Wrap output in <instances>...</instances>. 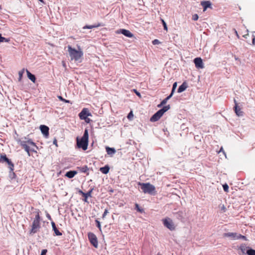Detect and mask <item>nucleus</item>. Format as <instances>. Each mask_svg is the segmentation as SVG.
<instances>
[{
    "label": "nucleus",
    "mask_w": 255,
    "mask_h": 255,
    "mask_svg": "<svg viewBox=\"0 0 255 255\" xmlns=\"http://www.w3.org/2000/svg\"><path fill=\"white\" fill-rule=\"evenodd\" d=\"M79 193L82 195L84 197V199L83 200L85 202H88V198L89 197H91V193L92 192V190L88 191L87 193H84L82 190H80L78 191Z\"/></svg>",
    "instance_id": "2eb2a0df"
},
{
    "label": "nucleus",
    "mask_w": 255,
    "mask_h": 255,
    "mask_svg": "<svg viewBox=\"0 0 255 255\" xmlns=\"http://www.w3.org/2000/svg\"><path fill=\"white\" fill-rule=\"evenodd\" d=\"M198 18H199L198 15L197 14H195L193 15V16H192V19L194 21L197 20Z\"/></svg>",
    "instance_id": "e433bc0d"
},
{
    "label": "nucleus",
    "mask_w": 255,
    "mask_h": 255,
    "mask_svg": "<svg viewBox=\"0 0 255 255\" xmlns=\"http://www.w3.org/2000/svg\"><path fill=\"white\" fill-rule=\"evenodd\" d=\"M241 249L243 251V248L242 247H241Z\"/></svg>",
    "instance_id": "09e8293b"
},
{
    "label": "nucleus",
    "mask_w": 255,
    "mask_h": 255,
    "mask_svg": "<svg viewBox=\"0 0 255 255\" xmlns=\"http://www.w3.org/2000/svg\"><path fill=\"white\" fill-rule=\"evenodd\" d=\"M77 145L79 148H82L84 150H86L88 148L89 142L88 130L85 129L83 136L79 138L77 137Z\"/></svg>",
    "instance_id": "f257e3e1"
},
{
    "label": "nucleus",
    "mask_w": 255,
    "mask_h": 255,
    "mask_svg": "<svg viewBox=\"0 0 255 255\" xmlns=\"http://www.w3.org/2000/svg\"><path fill=\"white\" fill-rule=\"evenodd\" d=\"M135 209L139 212L142 213L143 212V210L139 208V206L138 204H135Z\"/></svg>",
    "instance_id": "f704fd0d"
},
{
    "label": "nucleus",
    "mask_w": 255,
    "mask_h": 255,
    "mask_svg": "<svg viewBox=\"0 0 255 255\" xmlns=\"http://www.w3.org/2000/svg\"><path fill=\"white\" fill-rule=\"evenodd\" d=\"M77 174V172L74 170H71L66 172L65 176L69 178L74 177Z\"/></svg>",
    "instance_id": "aec40b11"
},
{
    "label": "nucleus",
    "mask_w": 255,
    "mask_h": 255,
    "mask_svg": "<svg viewBox=\"0 0 255 255\" xmlns=\"http://www.w3.org/2000/svg\"><path fill=\"white\" fill-rule=\"evenodd\" d=\"M6 162L8 165V168L11 171L14 170V164L13 163L6 157L5 154H0V162L3 163Z\"/></svg>",
    "instance_id": "6e6552de"
},
{
    "label": "nucleus",
    "mask_w": 255,
    "mask_h": 255,
    "mask_svg": "<svg viewBox=\"0 0 255 255\" xmlns=\"http://www.w3.org/2000/svg\"><path fill=\"white\" fill-rule=\"evenodd\" d=\"M133 116V115L132 112H130L128 114V119H130L131 118V117H132Z\"/></svg>",
    "instance_id": "79ce46f5"
},
{
    "label": "nucleus",
    "mask_w": 255,
    "mask_h": 255,
    "mask_svg": "<svg viewBox=\"0 0 255 255\" xmlns=\"http://www.w3.org/2000/svg\"><path fill=\"white\" fill-rule=\"evenodd\" d=\"M26 73L27 74V77L28 78L32 81L33 83H35L36 80V78L35 76L33 74H32L28 70H26Z\"/></svg>",
    "instance_id": "5701e85b"
},
{
    "label": "nucleus",
    "mask_w": 255,
    "mask_h": 255,
    "mask_svg": "<svg viewBox=\"0 0 255 255\" xmlns=\"http://www.w3.org/2000/svg\"><path fill=\"white\" fill-rule=\"evenodd\" d=\"M157 255H160V254H157Z\"/></svg>",
    "instance_id": "3c124183"
},
{
    "label": "nucleus",
    "mask_w": 255,
    "mask_h": 255,
    "mask_svg": "<svg viewBox=\"0 0 255 255\" xmlns=\"http://www.w3.org/2000/svg\"><path fill=\"white\" fill-rule=\"evenodd\" d=\"M68 51L72 60L78 61L83 55V53L81 49L77 50L70 45L68 46Z\"/></svg>",
    "instance_id": "f03ea898"
},
{
    "label": "nucleus",
    "mask_w": 255,
    "mask_h": 255,
    "mask_svg": "<svg viewBox=\"0 0 255 255\" xmlns=\"http://www.w3.org/2000/svg\"><path fill=\"white\" fill-rule=\"evenodd\" d=\"M53 144H55L56 145V146H58V144H57V140L56 138H55L53 140Z\"/></svg>",
    "instance_id": "c03bdc74"
},
{
    "label": "nucleus",
    "mask_w": 255,
    "mask_h": 255,
    "mask_svg": "<svg viewBox=\"0 0 255 255\" xmlns=\"http://www.w3.org/2000/svg\"><path fill=\"white\" fill-rule=\"evenodd\" d=\"M39 212V211L36 212L35 217L32 222L31 229L30 231V234L36 233L40 228V217Z\"/></svg>",
    "instance_id": "20e7f679"
},
{
    "label": "nucleus",
    "mask_w": 255,
    "mask_h": 255,
    "mask_svg": "<svg viewBox=\"0 0 255 255\" xmlns=\"http://www.w3.org/2000/svg\"><path fill=\"white\" fill-rule=\"evenodd\" d=\"M172 96H171V95H169L168 97H167L165 99H164L161 102L160 104H159L157 107H161V106H162L163 105L166 104V103H167V101L170 99L171 98V97H172Z\"/></svg>",
    "instance_id": "393cba45"
},
{
    "label": "nucleus",
    "mask_w": 255,
    "mask_h": 255,
    "mask_svg": "<svg viewBox=\"0 0 255 255\" xmlns=\"http://www.w3.org/2000/svg\"><path fill=\"white\" fill-rule=\"evenodd\" d=\"M162 223L163 225L170 231L175 229V226L170 218L167 217L162 219Z\"/></svg>",
    "instance_id": "0eeeda50"
},
{
    "label": "nucleus",
    "mask_w": 255,
    "mask_h": 255,
    "mask_svg": "<svg viewBox=\"0 0 255 255\" xmlns=\"http://www.w3.org/2000/svg\"><path fill=\"white\" fill-rule=\"evenodd\" d=\"M110 167L108 165H105L104 167H101L100 171L103 174H107L109 172Z\"/></svg>",
    "instance_id": "4be33fe9"
},
{
    "label": "nucleus",
    "mask_w": 255,
    "mask_h": 255,
    "mask_svg": "<svg viewBox=\"0 0 255 255\" xmlns=\"http://www.w3.org/2000/svg\"><path fill=\"white\" fill-rule=\"evenodd\" d=\"M116 32L117 34L122 33L128 37L131 38L133 37V34L129 30L125 29H120Z\"/></svg>",
    "instance_id": "f8f14e48"
},
{
    "label": "nucleus",
    "mask_w": 255,
    "mask_h": 255,
    "mask_svg": "<svg viewBox=\"0 0 255 255\" xmlns=\"http://www.w3.org/2000/svg\"><path fill=\"white\" fill-rule=\"evenodd\" d=\"M58 98L61 101H63L65 103H71L72 104V103L69 101V100H66L65 99H64L62 96H58Z\"/></svg>",
    "instance_id": "bb28decb"
},
{
    "label": "nucleus",
    "mask_w": 255,
    "mask_h": 255,
    "mask_svg": "<svg viewBox=\"0 0 255 255\" xmlns=\"http://www.w3.org/2000/svg\"><path fill=\"white\" fill-rule=\"evenodd\" d=\"M40 128L43 135L46 137H47L49 135V128L46 126L41 125L40 127Z\"/></svg>",
    "instance_id": "dca6fc26"
},
{
    "label": "nucleus",
    "mask_w": 255,
    "mask_h": 255,
    "mask_svg": "<svg viewBox=\"0 0 255 255\" xmlns=\"http://www.w3.org/2000/svg\"><path fill=\"white\" fill-rule=\"evenodd\" d=\"M95 222L97 224V227L99 228V229L101 231V226L100 221L98 220H96Z\"/></svg>",
    "instance_id": "72a5a7b5"
},
{
    "label": "nucleus",
    "mask_w": 255,
    "mask_h": 255,
    "mask_svg": "<svg viewBox=\"0 0 255 255\" xmlns=\"http://www.w3.org/2000/svg\"><path fill=\"white\" fill-rule=\"evenodd\" d=\"M108 212H108V209H106L105 210V211H104V213H103V214L102 215V218L103 219H104L105 218L106 216L107 215Z\"/></svg>",
    "instance_id": "4c0bfd02"
},
{
    "label": "nucleus",
    "mask_w": 255,
    "mask_h": 255,
    "mask_svg": "<svg viewBox=\"0 0 255 255\" xmlns=\"http://www.w3.org/2000/svg\"><path fill=\"white\" fill-rule=\"evenodd\" d=\"M20 144L22 146V147L26 151L28 156H30L31 155L30 153V151L36 152V151L34 149H30L28 144L36 147L35 143L33 142L32 140L30 139H29L27 140L20 141Z\"/></svg>",
    "instance_id": "39448f33"
},
{
    "label": "nucleus",
    "mask_w": 255,
    "mask_h": 255,
    "mask_svg": "<svg viewBox=\"0 0 255 255\" xmlns=\"http://www.w3.org/2000/svg\"><path fill=\"white\" fill-rule=\"evenodd\" d=\"M224 237H231L234 240H237L239 239H243L245 240L246 237L242 235H238L236 233H228L224 234Z\"/></svg>",
    "instance_id": "9d476101"
},
{
    "label": "nucleus",
    "mask_w": 255,
    "mask_h": 255,
    "mask_svg": "<svg viewBox=\"0 0 255 255\" xmlns=\"http://www.w3.org/2000/svg\"><path fill=\"white\" fill-rule=\"evenodd\" d=\"M104 25L102 23H98V24L91 25H86L84 26L83 28V29H92V28H97V27H98L100 26H102Z\"/></svg>",
    "instance_id": "6ab92c4d"
},
{
    "label": "nucleus",
    "mask_w": 255,
    "mask_h": 255,
    "mask_svg": "<svg viewBox=\"0 0 255 255\" xmlns=\"http://www.w3.org/2000/svg\"><path fill=\"white\" fill-rule=\"evenodd\" d=\"M24 69H23L21 71H19V72H18L19 81L21 80V78L22 77L23 74L24 73Z\"/></svg>",
    "instance_id": "c756f323"
},
{
    "label": "nucleus",
    "mask_w": 255,
    "mask_h": 255,
    "mask_svg": "<svg viewBox=\"0 0 255 255\" xmlns=\"http://www.w3.org/2000/svg\"><path fill=\"white\" fill-rule=\"evenodd\" d=\"M176 87H177V83L176 82H175L173 85V87H172V91H171V93L170 95H171V96L173 95L176 88Z\"/></svg>",
    "instance_id": "7c9ffc66"
},
{
    "label": "nucleus",
    "mask_w": 255,
    "mask_h": 255,
    "mask_svg": "<svg viewBox=\"0 0 255 255\" xmlns=\"http://www.w3.org/2000/svg\"><path fill=\"white\" fill-rule=\"evenodd\" d=\"M88 239L90 243L96 248L98 246V242L96 236L93 233H89L88 234Z\"/></svg>",
    "instance_id": "1a4fd4ad"
},
{
    "label": "nucleus",
    "mask_w": 255,
    "mask_h": 255,
    "mask_svg": "<svg viewBox=\"0 0 255 255\" xmlns=\"http://www.w3.org/2000/svg\"><path fill=\"white\" fill-rule=\"evenodd\" d=\"M9 41V39L5 38V37H2L1 34H0V43L6 42H8Z\"/></svg>",
    "instance_id": "cd10ccee"
},
{
    "label": "nucleus",
    "mask_w": 255,
    "mask_h": 255,
    "mask_svg": "<svg viewBox=\"0 0 255 255\" xmlns=\"http://www.w3.org/2000/svg\"><path fill=\"white\" fill-rule=\"evenodd\" d=\"M234 103L235 104L234 107V110L236 115L239 117L243 116L244 113L242 111L241 109L238 106V104L237 103L236 100H234Z\"/></svg>",
    "instance_id": "4468645a"
},
{
    "label": "nucleus",
    "mask_w": 255,
    "mask_h": 255,
    "mask_svg": "<svg viewBox=\"0 0 255 255\" xmlns=\"http://www.w3.org/2000/svg\"><path fill=\"white\" fill-rule=\"evenodd\" d=\"M234 31H235V33L236 35H237V36L238 37V38H239V34H238V33L237 31L235 29H234Z\"/></svg>",
    "instance_id": "49530a36"
},
{
    "label": "nucleus",
    "mask_w": 255,
    "mask_h": 255,
    "mask_svg": "<svg viewBox=\"0 0 255 255\" xmlns=\"http://www.w3.org/2000/svg\"><path fill=\"white\" fill-rule=\"evenodd\" d=\"M169 109L170 105L163 107L161 109L158 111L150 118V121L151 122H155L158 121L164 114V113L167 111Z\"/></svg>",
    "instance_id": "423d86ee"
},
{
    "label": "nucleus",
    "mask_w": 255,
    "mask_h": 255,
    "mask_svg": "<svg viewBox=\"0 0 255 255\" xmlns=\"http://www.w3.org/2000/svg\"><path fill=\"white\" fill-rule=\"evenodd\" d=\"M106 151H107V153L109 155H113V154H115L116 152L115 148H111V147H110L108 146L106 147Z\"/></svg>",
    "instance_id": "b1692460"
},
{
    "label": "nucleus",
    "mask_w": 255,
    "mask_h": 255,
    "mask_svg": "<svg viewBox=\"0 0 255 255\" xmlns=\"http://www.w3.org/2000/svg\"><path fill=\"white\" fill-rule=\"evenodd\" d=\"M221 209L222 210H223L224 212H225L226 209V207H225V206L224 205H223L221 207Z\"/></svg>",
    "instance_id": "a18cd8bd"
},
{
    "label": "nucleus",
    "mask_w": 255,
    "mask_h": 255,
    "mask_svg": "<svg viewBox=\"0 0 255 255\" xmlns=\"http://www.w3.org/2000/svg\"><path fill=\"white\" fill-rule=\"evenodd\" d=\"M187 88V84L185 82L183 83V84L179 86L178 89V92L181 93L185 91Z\"/></svg>",
    "instance_id": "412c9836"
},
{
    "label": "nucleus",
    "mask_w": 255,
    "mask_h": 255,
    "mask_svg": "<svg viewBox=\"0 0 255 255\" xmlns=\"http://www.w3.org/2000/svg\"><path fill=\"white\" fill-rule=\"evenodd\" d=\"M252 42L253 44H255V37H254L252 40Z\"/></svg>",
    "instance_id": "de8ad7c7"
},
{
    "label": "nucleus",
    "mask_w": 255,
    "mask_h": 255,
    "mask_svg": "<svg viewBox=\"0 0 255 255\" xmlns=\"http://www.w3.org/2000/svg\"><path fill=\"white\" fill-rule=\"evenodd\" d=\"M194 62L195 63V67L197 68L202 69L204 68L203 63L202 59L200 57H197L194 59Z\"/></svg>",
    "instance_id": "ddd939ff"
},
{
    "label": "nucleus",
    "mask_w": 255,
    "mask_h": 255,
    "mask_svg": "<svg viewBox=\"0 0 255 255\" xmlns=\"http://www.w3.org/2000/svg\"><path fill=\"white\" fill-rule=\"evenodd\" d=\"M152 42L153 45L158 44L160 43V42L158 39H154Z\"/></svg>",
    "instance_id": "58836bf2"
},
{
    "label": "nucleus",
    "mask_w": 255,
    "mask_h": 255,
    "mask_svg": "<svg viewBox=\"0 0 255 255\" xmlns=\"http://www.w3.org/2000/svg\"><path fill=\"white\" fill-rule=\"evenodd\" d=\"M161 21H162V23L163 27H164V29L167 31V26L166 22L164 21V20L163 19H162Z\"/></svg>",
    "instance_id": "c9c22d12"
},
{
    "label": "nucleus",
    "mask_w": 255,
    "mask_h": 255,
    "mask_svg": "<svg viewBox=\"0 0 255 255\" xmlns=\"http://www.w3.org/2000/svg\"><path fill=\"white\" fill-rule=\"evenodd\" d=\"M141 189L144 193L154 195L156 193L155 187L149 183H138Z\"/></svg>",
    "instance_id": "7ed1b4c3"
},
{
    "label": "nucleus",
    "mask_w": 255,
    "mask_h": 255,
    "mask_svg": "<svg viewBox=\"0 0 255 255\" xmlns=\"http://www.w3.org/2000/svg\"><path fill=\"white\" fill-rule=\"evenodd\" d=\"M201 4L203 7V11H205L208 7L211 8V3L210 1H201Z\"/></svg>",
    "instance_id": "f3484780"
},
{
    "label": "nucleus",
    "mask_w": 255,
    "mask_h": 255,
    "mask_svg": "<svg viewBox=\"0 0 255 255\" xmlns=\"http://www.w3.org/2000/svg\"><path fill=\"white\" fill-rule=\"evenodd\" d=\"M83 120H85L87 123H89L91 121V119L88 118V117H86V119Z\"/></svg>",
    "instance_id": "37998d69"
},
{
    "label": "nucleus",
    "mask_w": 255,
    "mask_h": 255,
    "mask_svg": "<svg viewBox=\"0 0 255 255\" xmlns=\"http://www.w3.org/2000/svg\"><path fill=\"white\" fill-rule=\"evenodd\" d=\"M47 252V250L46 249H44L42 250L41 255H46Z\"/></svg>",
    "instance_id": "ea45409f"
},
{
    "label": "nucleus",
    "mask_w": 255,
    "mask_h": 255,
    "mask_svg": "<svg viewBox=\"0 0 255 255\" xmlns=\"http://www.w3.org/2000/svg\"><path fill=\"white\" fill-rule=\"evenodd\" d=\"M133 91H134V92L136 94V95L137 96H138V97H140V98L141 97V95H140V94L138 91H137V90H136L134 89V90H133Z\"/></svg>",
    "instance_id": "a19ab883"
},
{
    "label": "nucleus",
    "mask_w": 255,
    "mask_h": 255,
    "mask_svg": "<svg viewBox=\"0 0 255 255\" xmlns=\"http://www.w3.org/2000/svg\"><path fill=\"white\" fill-rule=\"evenodd\" d=\"M248 255H255V250L253 249H249L247 251Z\"/></svg>",
    "instance_id": "c85d7f7f"
},
{
    "label": "nucleus",
    "mask_w": 255,
    "mask_h": 255,
    "mask_svg": "<svg viewBox=\"0 0 255 255\" xmlns=\"http://www.w3.org/2000/svg\"><path fill=\"white\" fill-rule=\"evenodd\" d=\"M39 1L43 2V0H39Z\"/></svg>",
    "instance_id": "8fccbe9b"
},
{
    "label": "nucleus",
    "mask_w": 255,
    "mask_h": 255,
    "mask_svg": "<svg viewBox=\"0 0 255 255\" xmlns=\"http://www.w3.org/2000/svg\"><path fill=\"white\" fill-rule=\"evenodd\" d=\"M78 169L81 172L87 173L89 170V168L87 165L82 167H78Z\"/></svg>",
    "instance_id": "a878e982"
},
{
    "label": "nucleus",
    "mask_w": 255,
    "mask_h": 255,
    "mask_svg": "<svg viewBox=\"0 0 255 255\" xmlns=\"http://www.w3.org/2000/svg\"><path fill=\"white\" fill-rule=\"evenodd\" d=\"M51 225L52 227L53 230L54 232L55 236H61L62 234L59 231V230L56 228V225L54 222H51Z\"/></svg>",
    "instance_id": "a211bd4d"
},
{
    "label": "nucleus",
    "mask_w": 255,
    "mask_h": 255,
    "mask_svg": "<svg viewBox=\"0 0 255 255\" xmlns=\"http://www.w3.org/2000/svg\"><path fill=\"white\" fill-rule=\"evenodd\" d=\"M223 187L224 190L225 192H228L229 191V186L227 184H224L223 185Z\"/></svg>",
    "instance_id": "473e14b6"
},
{
    "label": "nucleus",
    "mask_w": 255,
    "mask_h": 255,
    "mask_svg": "<svg viewBox=\"0 0 255 255\" xmlns=\"http://www.w3.org/2000/svg\"><path fill=\"white\" fill-rule=\"evenodd\" d=\"M243 28L246 31V32L245 33H244L243 32H242L241 34H243V37L247 38V36L248 35V30L247 29H246V28L244 26H243Z\"/></svg>",
    "instance_id": "2f4dec72"
},
{
    "label": "nucleus",
    "mask_w": 255,
    "mask_h": 255,
    "mask_svg": "<svg viewBox=\"0 0 255 255\" xmlns=\"http://www.w3.org/2000/svg\"><path fill=\"white\" fill-rule=\"evenodd\" d=\"M89 116H92V114L88 108H83L79 114V117L81 120L86 119V118Z\"/></svg>",
    "instance_id": "9b49d317"
}]
</instances>
